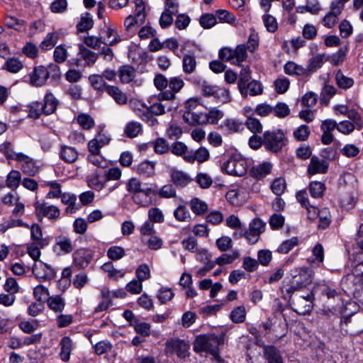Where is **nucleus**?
<instances>
[{"label":"nucleus","mask_w":363,"mask_h":363,"mask_svg":"<svg viewBox=\"0 0 363 363\" xmlns=\"http://www.w3.org/2000/svg\"><path fill=\"white\" fill-rule=\"evenodd\" d=\"M99 131L93 138L97 141L102 147L108 145L111 140V135L108 131L104 130V126H99Z\"/></svg>","instance_id":"40"},{"label":"nucleus","mask_w":363,"mask_h":363,"mask_svg":"<svg viewBox=\"0 0 363 363\" xmlns=\"http://www.w3.org/2000/svg\"><path fill=\"white\" fill-rule=\"evenodd\" d=\"M262 21L267 31L270 33H274L277 31L278 28V23L273 16L270 14H264L262 16Z\"/></svg>","instance_id":"51"},{"label":"nucleus","mask_w":363,"mask_h":363,"mask_svg":"<svg viewBox=\"0 0 363 363\" xmlns=\"http://www.w3.org/2000/svg\"><path fill=\"white\" fill-rule=\"evenodd\" d=\"M272 164L269 162H264L254 166L250 171V175L257 180L265 178L271 173Z\"/></svg>","instance_id":"20"},{"label":"nucleus","mask_w":363,"mask_h":363,"mask_svg":"<svg viewBox=\"0 0 363 363\" xmlns=\"http://www.w3.org/2000/svg\"><path fill=\"white\" fill-rule=\"evenodd\" d=\"M33 295L38 301H48L50 298L49 290L43 285H38L33 289Z\"/></svg>","instance_id":"63"},{"label":"nucleus","mask_w":363,"mask_h":363,"mask_svg":"<svg viewBox=\"0 0 363 363\" xmlns=\"http://www.w3.org/2000/svg\"><path fill=\"white\" fill-rule=\"evenodd\" d=\"M215 16L220 22L233 24L235 22V16L227 10L220 9L216 11Z\"/></svg>","instance_id":"47"},{"label":"nucleus","mask_w":363,"mask_h":363,"mask_svg":"<svg viewBox=\"0 0 363 363\" xmlns=\"http://www.w3.org/2000/svg\"><path fill=\"white\" fill-rule=\"evenodd\" d=\"M184 81L177 77H172L169 80V90L161 91L157 95L158 100L172 101L175 99V94L179 92L184 86Z\"/></svg>","instance_id":"10"},{"label":"nucleus","mask_w":363,"mask_h":363,"mask_svg":"<svg viewBox=\"0 0 363 363\" xmlns=\"http://www.w3.org/2000/svg\"><path fill=\"white\" fill-rule=\"evenodd\" d=\"M290 274L292 279L290 284L285 289L286 293L289 294H293L310 285L312 283L314 272L308 267H301L292 269L290 272Z\"/></svg>","instance_id":"3"},{"label":"nucleus","mask_w":363,"mask_h":363,"mask_svg":"<svg viewBox=\"0 0 363 363\" xmlns=\"http://www.w3.org/2000/svg\"><path fill=\"white\" fill-rule=\"evenodd\" d=\"M318 217L319 218V224H318L319 228H325L330 224L331 216H330V213L328 208H324L321 209L318 212Z\"/></svg>","instance_id":"58"},{"label":"nucleus","mask_w":363,"mask_h":363,"mask_svg":"<svg viewBox=\"0 0 363 363\" xmlns=\"http://www.w3.org/2000/svg\"><path fill=\"white\" fill-rule=\"evenodd\" d=\"M308 189L312 197L320 198L323 195L325 186L323 183L315 181L310 183Z\"/></svg>","instance_id":"42"},{"label":"nucleus","mask_w":363,"mask_h":363,"mask_svg":"<svg viewBox=\"0 0 363 363\" xmlns=\"http://www.w3.org/2000/svg\"><path fill=\"white\" fill-rule=\"evenodd\" d=\"M35 214L38 218L47 217L49 219H57L60 217V209L53 205H48L45 202L36 201L34 204Z\"/></svg>","instance_id":"11"},{"label":"nucleus","mask_w":363,"mask_h":363,"mask_svg":"<svg viewBox=\"0 0 363 363\" xmlns=\"http://www.w3.org/2000/svg\"><path fill=\"white\" fill-rule=\"evenodd\" d=\"M49 77V72L44 66L35 67L30 74V84L33 86H43Z\"/></svg>","instance_id":"16"},{"label":"nucleus","mask_w":363,"mask_h":363,"mask_svg":"<svg viewBox=\"0 0 363 363\" xmlns=\"http://www.w3.org/2000/svg\"><path fill=\"white\" fill-rule=\"evenodd\" d=\"M298 245V239L291 238L284 241L277 248V252L282 254H287L295 246Z\"/></svg>","instance_id":"55"},{"label":"nucleus","mask_w":363,"mask_h":363,"mask_svg":"<svg viewBox=\"0 0 363 363\" xmlns=\"http://www.w3.org/2000/svg\"><path fill=\"white\" fill-rule=\"evenodd\" d=\"M294 311L299 314H305L312 308L310 296H299L293 301Z\"/></svg>","instance_id":"22"},{"label":"nucleus","mask_w":363,"mask_h":363,"mask_svg":"<svg viewBox=\"0 0 363 363\" xmlns=\"http://www.w3.org/2000/svg\"><path fill=\"white\" fill-rule=\"evenodd\" d=\"M200 25L204 28H211L216 23V17L213 14L206 13L201 16Z\"/></svg>","instance_id":"62"},{"label":"nucleus","mask_w":363,"mask_h":363,"mask_svg":"<svg viewBox=\"0 0 363 363\" xmlns=\"http://www.w3.org/2000/svg\"><path fill=\"white\" fill-rule=\"evenodd\" d=\"M166 107L168 111H171L173 109V107L171 106H167L166 104L157 102L152 104L150 106H148V111L155 116H160L166 113Z\"/></svg>","instance_id":"44"},{"label":"nucleus","mask_w":363,"mask_h":363,"mask_svg":"<svg viewBox=\"0 0 363 363\" xmlns=\"http://www.w3.org/2000/svg\"><path fill=\"white\" fill-rule=\"evenodd\" d=\"M135 9L132 14L124 20V27L127 31L131 30L135 26L143 25L147 17L145 3L143 0H135Z\"/></svg>","instance_id":"5"},{"label":"nucleus","mask_w":363,"mask_h":363,"mask_svg":"<svg viewBox=\"0 0 363 363\" xmlns=\"http://www.w3.org/2000/svg\"><path fill=\"white\" fill-rule=\"evenodd\" d=\"M335 81L338 86L344 89H349L354 84L353 79L344 75L340 70L335 74Z\"/></svg>","instance_id":"38"},{"label":"nucleus","mask_w":363,"mask_h":363,"mask_svg":"<svg viewBox=\"0 0 363 363\" xmlns=\"http://www.w3.org/2000/svg\"><path fill=\"white\" fill-rule=\"evenodd\" d=\"M323 55H317L308 60V67L306 68L307 74L315 72L318 69L320 68L323 65L324 59Z\"/></svg>","instance_id":"43"},{"label":"nucleus","mask_w":363,"mask_h":363,"mask_svg":"<svg viewBox=\"0 0 363 363\" xmlns=\"http://www.w3.org/2000/svg\"><path fill=\"white\" fill-rule=\"evenodd\" d=\"M106 91L109 96H111L114 101L118 104H125L128 101V97L125 93H123L117 86H107L106 87Z\"/></svg>","instance_id":"29"},{"label":"nucleus","mask_w":363,"mask_h":363,"mask_svg":"<svg viewBox=\"0 0 363 363\" xmlns=\"http://www.w3.org/2000/svg\"><path fill=\"white\" fill-rule=\"evenodd\" d=\"M189 345L179 339L169 340L166 342V351L168 353H176L180 358L189 355Z\"/></svg>","instance_id":"12"},{"label":"nucleus","mask_w":363,"mask_h":363,"mask_svg":"<svg viewBox=\"0 0 363 363\" xmlns=\"http://www.w3.org/2000/svg\"><path fill=\"white\" fill-rule=\"evenodd\" d=\"M262 93V84L255 80L245 84V93H240L243 97H247L249 94L250 96H257Z\"/></svg>","instance_id":"33"},{"label":"nucleus","mask_w":363,"mask_h":363,"mask_svg":"<svg viewBox=\"0 0 363 363\" xmlns=\"http://www.w3.org/2000/svg\"><path fill=\"white\" fill-rule=\"evenodd\" d=\"M77 121L80 127L84 130H90L95 125L94 118L86 113L79 114L77 117Z\"/></svg>","instance_id":"37"},{"label":"nucleus","mask_w":363,"mask_h":363,"mask_svg":"<svg viewBox=\"0 0 363 363\" xmlns=\"http://www.w3.org/2000/svg\"><path fill=\"white\" fill-rule=\"evenodd\" d=\"M223 344V337L215 335H201L196 337L194 342V350L196 352H206L220 361L218 347Z\"/></svg>","instance_id":"2"},{"label":"nucleus","mask_w":363,"mask_h":363,"mask_svg":"<svg viewBox=\"0 0 363 363\" xmlns=\"http://www.w3.org/2000/svg\"><path fill=\"white\" fill-rule=\"evenodd\" d=\"M58 100L52 93H48L44 97L43 113L50 115L53 113L57 108Z\"/></svg>","instance_id":"24"},{"label":"nucleus","mask_w":363,"mask_h":363,"mask_svg":"<svg viewBox=\"0 0 363 363\" xmlns=\"http://www.w3.org/2000/svg\"><path fill=\"white\" fill-rule=\"evenodd\" d=\"M247 57V48L244 44L238 45L235 49L223 48L219 51V57L233 65H239L246 60Z\"/></svg>","instance_id":"6"},{"label":"nucleus","mask_w":363,"mask_h":363,"mask_svg":"<svg viewBox=\"0 0 363 363\" xmlns=\"http://www.w3.org/2000/svg\"><path fill=\"white\" fill-rule=\"evenodd\" d=\"M285 189L286 182L282 178L275 179L271 184V189L272 192L277 196L282 194Z\"/></svg>","instance_id":"61"},{"label":"nucleus","mask_w":363,"mask_h":363,"mask_svg":"<svg viewBox=\"0 0 363 363\" xmlns=\"http://www.w3.org/2000/svg\"><path fill=\"white\" fill-rule=\"evenodd\" d=\"M57 39L58 38L56 33H49L42 41L40 46L43 50H50L57 43Z\"/></svg>","instance_id":"57"},{"label":"nucleus","mask_w":363,"mask_h":363,"mask_svg":"<svg viewBox=\"0 0 363 363\" xmlns=\"http://www.w3.org/2000/svg\"><path fill=\"white\" fill-rule=\"evenodd\" d=\"M201 105L197 98L188 99L185 103L186 111L183 119L190 125H202L206 123V115L200 111Z\"/></svg>","instance_id":"4"},{"label":"nucleus","mask_w":363,"mask_h":363,"mask_svg":"<svg viewBox=\"0 0 363 363\" xmlns=\"http://www.w3.org/2000/svg\"><path fill=\"white\" fill-rule=\"evenodd\" d=\"M52 250L55 254L62 256L71 253L74 250V246L69 238L60 235L55 238Z\"/></svg>","instance_id":"13"},{"label":"nucleus","mask_w":363,"mask_h":363,"mask_svg":"<svg viewBox=\"0 0 363 363\" xmlns=\"http://www.w3.org/2000/svg\"><path fill=\"white\" fill-rule=\"evenodd\" d=\"M223 125L228 130L233 133H238L244 129L243 123L234 119H225L223 121Z\"/></svg>","instance_id":"50"},{"label":"nucleus","mask_w":363,"mask_h":363,"mask_svg":"<svg viewBox=\"0 0 363 363\" xmlns=\"http://www.w3.org/2000/svg\"><path fill=\"white\" fill-rule=\"evenodd\" d=\"M183 71L186 74L193 73L196 67V60L193 55H185L182 60Z\"/></svg>","instance_id":"36"},{"label":"nucleus","mask_w":363,"mask_h":363,"mask_svg":"<svg viewBox=\"0 0 363 363\" xmlns=\"http://www.w3.org/2000/svg\"><path fill=\"white\" fill-rule=\"evenodd\" d=\"M126 190L131 194L133 202L142 207H147L152 202V196L155 194V191L152 184L132 177L126 183Z\"/></svg>","instance_id":"1"},{"label":"nucleus","mask_w":363,"mask_h":363,"mask_svg":"<svg viewBox=\"0 0 363 363\" xmlns=\"http://www.w3.org/2000/svg\"><path fill=\"white\" fill-rule=\"evenodd\" d=\"M169 175L172 182L178 187H185L192 182L189 174L176 168L169 170Z\"/></svg>","instance_id":"15"},{"label":"nucleus","mask_w":363,"mask_h":363,"mask_svg":"<svg viewBox=\"0 0 363 363\" xmlns=\"http://www.w3.org/2000/svg\"><path fill=\"white\" fill-rule=\"evenodd\" d=\"M246 311L244 306H238L230 313V319L233 323H242L245 320Z\"/></svg>","instance_id":"53"},{"label":"nucleus","mask_w":363,"mask_h":363,"mask_svg":"<svg viewBox=\"0 0 363 363\" xmlns=\"http://www.w3.org/2000/svg\"><path fill=\"white\" fill-rule=\"evenodd\" d=\"M21 180V174L18 171L16 170H12L10 172V173L8 174L6 184V186L15 190L16 189Z\"/></svg>","instance_id":"34"},{"label":"nucleus","mask_w":363,"mask_h":363,"mask_svg":"<svg viewBox=\"0 0 363 363\" xmlns=\"http://www.w3.org/2000/svg\"><path fill=\"white\" fill-rule=\"evenodd\" d=\"M273 112L274 113V115L278 118H285L289 114L290 109L285 103L279 102L273 108Z\"/></svg>","instance_id":"64"},{"label":"nucleus","mask_w":363,"mask_h":363,"mask_svg":"<svg viewBox=\"0 0 363 363\" xmlns=\"http://www.w3.org/2000/svg\"><path fill=\"white\" fill-rule=\"evenodd\" d=\"M263 144L267 150L277 152L286 145V140L281 130L266 131L263 136Z\"/></svg>","instance_id":"8"},{"label":"nucleus","mask_w":363,"mask_h":363,"mask_svg":"<svg viewBox=\"0 0 363 363\" xmlns=\"http://www.w3.org/2000/svg\"><path fill=\"white\" fill-rule=\"evenodd\" d=\"M328 169V162L326 160L316 156H313L308 166L307 172L310 175L325 174L327 172Z\"/></svg>","instance_id":"17"},{"label":"nucleus","mask_w":363,"mask_h":363,"mask_svg":"<svg viewBox=\"0 0 363 363\" xmlns=\"http://www.w3.org/2000/svg\"><path fill=\"white\" fill-rule=\"evenodd\" d=\"M125 255L124 248L121 246H112L107 250L108 257L113 261H117L122 259Z\"/></svg>","instance_id":"45"},{"label":"nucleus","mask_w":363,"mask_h":363,"mask_svg":"<svg viewBox=\"0 0 363 363\" xmlns=\"http://www.w3.org/2000/svg\"><path fill=\"white\" fill-rule=\"evenodd\" d=\"M148 218L152 223H162L164 220L162 211L158 208H151L148 211Z\"/></svg>","instance_id":"56"},{"label":"nucleus","mask_w":363,"mask_h":363,"mask_svg":"<svg viewBox=\"0 0 363 363\" xmlns=\"http://www.w3.org/2000/svg\"><path fill=\"white\" fill-rule=\"evenodd\" d=\"M206 115V123H209L212 124L217 123L219 120H220L224 114L223 112L217 108H212L209 110L208 113H204Z\"/></svg>","instance_id":"46"},{"label":"nucleus","mask_w":363,"mask_h":363,"mask_svg":"<svg viewBox=\"0 0 363 363\" xmlns=\"http://www.w3.org/2000/svg\"><path fill=\"white\" fill-rule=\"evenodd\" d=\"M118 76L121 82L129 83L130 82L135 76V71L133 67L124 65L119 68Z\"/></svg>","instance_id":"32"},{"label":"nucleus","mask_w":363,"mask_h":363,"mask_svg":"<svg viewBox=\"0 0 363 363\" xmlns=\"http://www.w3.org/2000/svg\"><path fill=\"white\" fill-rule=\"evenodd\" d=\"M79 56L84 61L86 66H92L98 58V55L87 49L83 45H79Z\"/></svg>","instance_id":"28"},{"label":"nucleus","mask_w":363,"mask_h":363,"mask_svg":"<svg viewBox=\"0 0 363 363\" xmlns=\"http://www.w3.org/2000/svg\"><path fill=\"white\" fill-rule=\"evenodd\" d=\"M47 305L56 314L60 313L65 309V300L60 295H54L48 298Z\"/></svg>","instance_id":"23"},{"label":"nucleus","mask_w":363,"mask_h":363,"mask_svg":"<svg viewBox=\"0 0 363 363\" xmlns=\"http://www.w3.org/2000/svg\"><path fill=\"white\" fill-rule=\"evenodd\" d=\"M152 147L154 151L157 154L160 155L165 154L168 152L170 150V146L169 145V143L165 139L162 138H157L155 141H153Z\"/></svg>","instance_id":"41"},{"label":"nucleus","mask_w":363,"mask_h":363,"mask_svg":"<svg viewBox=\"0 0 363 363\" xmlns=\"http://www.w3.org/2000/svg\"><path fill=\"white\" fill-rule=\"evenodd\" d=\"M101 269L111 279L117 280L118 278H123L125 276V272L121 269L115 268L111 262L104 263Z\"/></svg>","instance_id":"27"},{"label":"nucleus","mask_w":363,"mask_h":363,"mask_svg":"<svg viewBox=\"0 0 363 363\" xmlns=\"http://www.w3.org/2000/svg\"><path fill=\"white\" fill-rule=\"evenodd\" d=\"M22 62L17 58H10L7 60L4 65V67L9 72L12 73H17L23 68Z\"/></svg>","instance_id":"48"},{"label":"nucleus","mask_w":363,"mask_h":363,"mask_svg":"<svg viewBox=\"0 0 363 363\" xmlns=\"http://www.w3.org/2000/svg\"><path fill=\"white\" fill-rule=\"evenodd\" d=\"M284 72L289 75L302 76L307 74L306 68L291 61L285 64Z\"/></svg>","instance_id":"31"},{"label":"nucleus","mask_w":363,"mask_h":363,"mask_svg":"<svg viewBox=\"0 0 363 363\" xmlns=\"http://www.w3.org/2000/svg\"><path fill=\"white\" fill-rule=\"evenodd\" d=\"M21 165V169L29 176H34L38 172V167L35 162L28 156L21 154L17 160Z\"/></svg>","instance_id":"19"},{"label":"nucleus","mask_w":363,"mask_h":363,"mask_svg":"<svg viewBox=\"0 0 363 363\" xmlns=\"http://www.w3.org/2000/svg\"><path fill=\"white\" fill-rule=\"evenodd\" d=\"M0 150L2 153H4L6 157L9 159L18 160V156H20L21 152H16L13 151L12 148V145L9 142H4L0 146Z\"/></svg>","instance_id":"49"},{"label":"nucleus","mask_w":363,"mask_h":363,"mask_svg":"<svg viewBox=\"0 0 363 363\" xmlns=\"http://www.w3.org/2000/svg\"><path fill=\"white\" fill-rule=\"evenodd\" d=\"M155 162L145 160L138 164L136 172L145 177H150L155 174Z\"/></svg>","instance_id":"30"},{"label":"nucleus","mask_w":363,"mask_h":363,"mask_svg":"<svg viewBox=\"0 0 363 363\" xmlns=\"http://www.w3.org/2000/svg\"><path fill=\"white\" fill-rule=\"evenodd\" d=\"M77 150L71 146L63 145L61 147L59 156L60 158L67 163H74L78 158Z\"/></svg>","instance_id":"21"},{"label":"nucleus","mask_w":363,"mask_h":363,"mask_svg":"<svg viewBox=\"0 0 363 363\" xmlns=\"http://www.w3.org/2000/svg\"><path fill=\"white\" fill-rule=\"evenodd\" d=\"M60 345V358L62 361L67 362L69 359L70 353L73 348L72 341L69 337L66 336L62 338Z\"/></svg>","instance_id":"26"},{"label":"nucleus","mask_w":363,"mask_h":363,"mask_svg":"<svg viewBox=\"0 0 363 363\" xmlns=\"http://www.w3.org/2000/svg\"><path fill=\"white\" fill-rule=\"evenodd\" d=\"M135 275L138 280L143 281L147 280L151 277V272L150 267L146 264H140L135 270Z\"/></svg>","instance_id":"52"},{"label":"nucleus","mask_w":363,"mask_h":363,"mask_svg":"<svg viewBox=\"0 0 363 363\" xmlns=\"http://www.w3.org/2000/svg\"><path fill=\"white\" fill-rule=\"evenodd\" d=\"M190 207L193 213L196 215H201L208 210V205L206 202L198 198H194L190 201Z\"/></svg>","instance_id":"39"},{"label":"nucleus","mask_w":363,"mask_h":363,"mask_svg":"<svg viewBox=\"0 0 363 363\" xmlns=\"http://www.w3.org/2000/svg\"><path fill=\"white\" fill-rule=\"evenodd\" d=\"M240 253L238 251H234L231 254H223L216 259V263L218 265H224L232 263L235 259L238 258Z\"/></svg>","instance_id":"60"},{"label":"nucleus","mask_w":363,"mask_h":363,"mask_svg":"<svg viewBox=\"0 0 363 363\" xmlns=\"http://www.w3.org/2000/svg\"><path fill=\"white\" fill-rule=\"evenodd\" d=\"M89 81L91 83L94 89L97 90L105 89L108 86L106 84L104 78L101 75L92 74L89 77Z\"/></svg>","instance_id":"59"},{"label":"nucleus","mask_w":363,"mask_h":363,"mask_svg":"<svg viewBox=\"0 0 363 363\" xmlns=\"http://www.w3.org/2000/svg\"><path fill=\"white\" fill-rule=\"evenodd\" d=\"M263 357L267 363H284L281 352L273 345L263 346Z\"/></svg>","instance_id":"18"},{"label":"nucleus","mask_w":363,"mask_h":363,"mask_svg":"<svg viewBox=\"0 0 363 363\" xmlns=\"http://www.w3.org/2000/svg\"><path fill=\"white\" fill-rule=\"evenodd\" d=\"M363 263H358L352 269V273L347 274L342 280V284L354 291L363 286Z\"/></svg>","instance_id":"9"},{"label":"nucleus","mask_w":363,"mask_h":363,"mask_svg":"<svg viewBox=\"0 0 363 363\" xmlns=\"http://www.w3.org/2000/svg\"><path fill=\"white\" fill-rule=\"evenodd\" d=\"M173 214L175 219L179 222H189L191 219L189 210L184 205H179L174 211Z\"/></svg>","instance_id":"35"},{"label":"nucleus","mask_w":363,"mask_h":363,"mask_svg":"<svg viewBox=\"0 0 363 363\" xmlns=\"http://www.w3.org/2000/svg\"><path fill=\"white\" fill-rule=\"evenodd\" d=\"M142 130V126L140 123L132 121L128 123L125 128V133L129 138L136 137Z\"/></svg>","instance_id":"54"},{"label":"nucleus","mask_w":363,"mask_h":363,"mask_svg":"<svg viewBox=\"0 0 363 363\" xmlns=\"http://www.w3.org/2000/svg\"><path fill=\"white\" fill-rule=\"evenodd\" d=\"M30 236L32 242L40 246H47L49 240L43 238V232L41 228L38 224H33L30 227Z\"/></svg>","instance_id":"25"},{"label":"nucleus","mask_w":363,"mask_h":363,"mask_svg":"<svg viewBox=\"0 0 363 363\" xmlns=\"http://www.w3.org/2000/svg\"><path fill=\"white\" fill-rule=\"evenodd\" d=\"M73 264L78 269L86 267L91 262L93 255L90 250L79 248L73 253Z\"/></svg>","instance_id":"14"},{"label":"nucleus","mask_w":363,"mask_h":363,"mask_svg":"<svg viewBox=\"0 0 363 363\" xmlns=\"http://www.w3.org/2000/svg\"><path fill=\"white\" fill-rule=\"evenodd\" d=\"M221 171L230 176L242 177L248 169L247 162L241 157H231L221 164Z\"/></svg>","instance_id":"7"}]
</instances>
